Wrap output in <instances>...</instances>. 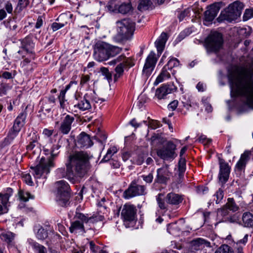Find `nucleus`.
<instances>
[{"instance_id":"nucleus-1","label":"nucleus","mask_w":253,"mask_h":253,"mask_svg":"<svg viewBox=\"0 0 253 253\" xmlns=\"http://www.w3.org/2000/svg\"><path fill=\"white\" fill-rule=\"evenodd\" d=\"M232 97L242 96L245 103L253 109V57L245 65L236 66L228 75Z\"/></svg>"},{"instance_id":"nucleus-2","label":"nucleus","mask_w":253,"mask_h":253,"mask_svg":"<svg viewBox=\"0 0 253 253\" xmlns=\"http://www.w3.org/2000/svg\"><path fill=\"white\" fill-rule=\"evenodd\" d=\"M89 156L86 152H77L69 155L64 168H58L56 173L62 177H66L74 182L78 178L83 177L89 169Z\"/></svg>"},{"instance_id":"nucleus-3","label":"nucleus","mask_w":253,"mask_h":253,"mask_svg":"<svg viewBox=\"0 0 253 253\" xmlns=\"http://www.w3.org/2000/svg\"><path fill=\"white\" fill-rule=\"evenodd\" d=\"M60 146L58 144L54 145L51 150V156L48 159L42 158L39 163L35 167H31L32 173L36 178H40L42 175L45 173L47 174L50 171V169L54 166L53 161L59 153Z\"/></svg>"},{"instance_id":"nucleus-4","label":"nucleus","mask_w":253,"mask_h":253,"mask_svg":"<svg viewBox=\"0 0 253 253\" xmlns=\"http://www.w3.org/2000/svg\"><path fill=\"white\" fill-rule=\"evenodd\" d=\"M243 8V3L235 1L230 4L224 10L221 11L217 20L219 22L225 20L231 22L240 16Z\"/></svg>"},{"instance_id":"nucleus-5","label":"nucleus","mask_w":253,"mask_h":253,"mask_svg":"<svg viewBox=\"0 0 253 253\" xmlns=\"http://www.w3.org/2000/svg\"><path fill=\"white\" fill-rule=\"evenodd\" d=\"M117 34L119 41L128 40L132 37L134 30V23L130 20L124 19L117 22Z\"/></svg>"},{"instance_id":"nucleus-6","label":"nucleus","mask_w":253,"mask_h":253,"mask_svg":"<svg viewBox=\"0 0 253 253\" xmlns=\"http://www.w3.org/2000/svg\"><path fill=\"white\" fill-rule=\"evenodd\" d=\"M57 189L56 200L62 207H66L69 204L70 188L68 183L64 180H60L55 183Z\"/></svg>"},{"instance_id":"nucleus-7","label":"nucleus","mask_w":253,"mask_h":253,"mask_svg":"<svg viewBox=\"0 0 253 253\" xmlns=\"http://www.w3.org/2000/svg\"><path fill=\"white\" fill-rule=\"evenodd\" d=\"M94 90H89L84 95L83 98L78 103L74 105L75 107H77L82 111L89 110L91 107V102H95L96 103L105 101V99L97 98Z\"/></svg>"},{"instance_id":"nucleus-8","label":"nucleus","mask_w":253,"mask_h":253,"mask_svg":"<svg viewBox=\"0 0 253 253\" xmlns=\"http://www.w3.org/2000/svg\"><path fill=\"white\" fill-rule=\"evenodd\" d=\"M223 42L222 35L217 32H211L206 40L205 44L209 52H216L222 47Z\"/></svg>"},{"instance_id":"nucleus-9","label":"nucleus","mask_w":253,"mask_h":253,"mask_svg":"<svg viewBox=\"0 0 253 253\" xmlns=\"http://www.w3.org/2000/svg\"><path fill=\"white\" fill-rule=\"evenodd\" d=\"M109 44L102 41L96 42L93 47L94 58L98 62L108 59V49Z\"/></svg>"},{"instance_id":"nucleus-10","label":"nucleus","mask_w":253,"mask_h":253,"mask_svg":"<svg viewBox=\"0 0 253 253\" xmlns=\"http://www.w3.org/2000/svg\"><path fill=\"white\" fill-rule=\"evenodd\" d=\"M146 193V188L144 185H139L135 181H133L124 192L123 197L125 199H129L135 196L144 195Z\"/></svg>"},{"instance_id":"nucleus-11","label":"nucleus","mask_w":253,"mask_h":253,"mask_svg":"<svg viewBox=\"0 0 253 253\" xmlns=\"http://www.w3.org/2000/svg\"><path fill=\"white\" fill-rule=\"evenodd\" d=\"M176 145L171 141H169L166 146L157 150V155L164 160L173 159L176 156L175 150Z\"/></svg>"},{"instance_id":"nucleus-12","label":"nucleus","mask_w":253,"mask_h":253,"mask_svg":"<svg viewBox=\"0 0 253 253\" xmlns=\"http://www.w3.org/2000/svg\"><path fill=\"white\" fill-rule=\"evenodd\" d=\"M171 174L169 166L165 164L157 169L155 182L160 184H166L170 179Z\"/></svg>"},{"instance_id":"nucleus-13","label":"nucleus","mask_w":253,"mask_h":253,"mask_svg":"<svg viewBox=\"0 0 253 253\" xmlns=\"http://www.w3.org/2000/svg\"><path fill=\"white\" fill-rule=\"evenodd\" d=\"M136 209L135 206L129 204L124 205L121 216L125 222H131L135 220L136 213Z\"/></svg>"},{"instance_id":"nucleus-14","label":"nucleus","mask_w":253,"mask_h":253,"mask_svg":"<svg viewBox=\"0 0 253 253\" xmlns=\"http://www.w3.org/2000/svg\"><path fill=\"white\" fill-rule=\"evenodd\" d=\"M157 59L158 58L155 52L151 51L146 59L142 71L144 75L147 77L151 75L155 68Z\"/></svg>"},{"instance_id":"nucleus-15","label":"nucleus","mask_w":253,"mask_h":253,"mask_svg":"<svg viewBox=\"0 0 253 253\" xmlns=\"http://www.w3.org/2000/svg\"><path fill=\"white\" fill-rule=\"evenodd\" d=\"M219 180L222 184L226 183L228 180L230 172L229 165L223 159L219 160Z\"/></svg>"},{"instance_id":"nucleus-16","label":"nucleus","mask_w":253,"mask_h":253,"mask_svg":"<svg viewBox=\"0 0 253 253\" xmlns=\"http://www.w3.org/2000/svg\"><path fill=\"white\" fill-rule=\"evenodd\" d=\"M177 87L173 84H164L156 90L155 95L159 99L165 98L169 94L176 91Z\"/></svg>"},{"instance_id":"nucleus-17","label":"nucleus","mask_w":253,"mask_h":253,"mask_svg":"<svg viewBox=\"0 0 253 253\" xmlns=\"http://www.w3.org/2000/svg\"><path fill=\"white\" fill-rule=\"evenodd\" d=\"M220 9V7L217 4H213L208 7L205 12V20L206 22L210 23L216 16Z\"/></svg>"},{"instance_id":"nucleus-18","label":"nucleus","mask_w":253,"mask_h":253,"mask_svg":"<svg viewBox=\"0 0 253 253\" xmlns=\"http://www.w3.org/2000/svg\"><path fill=\"white\" fill-rule=\"evenodd\" d=\"M26 117V112H23L21 113L16 119L12 129L10 132L12 133H15V135H17L18 132L25 124Z\"/></svg>"},{"instance_id":"nucleus-19","label":"nucleus","mask_w":253,"mask_h":253,"mask_svg":"<svg viewBox=\"0 0 253 253\" xmlns=\"http://www.w3.org/2000/svg\"><path fill=\"white\" fill-rule=\"evenodd\" d=\"M75 119L70 115H67L61 122L59 128V131L64 134L69 133L71 129V125Z\"/></svg>"},{"instance_id":"nucleus-20","label":"nucleus","mask_w":253,"mask_h":253,"mask_svg":"<svg viewBox=\"0 0 253 253\" xmlns=\"http://www.w3.org/2000/svg\"><path fill=\"white\" fill-rule=\"evenodd\" d=\"M112 62L113 64L120 63L119 64H122V66L125 68H129L134 65L133 59L131 57H126L124 54L120 55Z\"/></svg>"},{"instance_id":"nucleus-21","label":"nucleus","mask_w":253,"mask_h":253,"mask_svg":"<svg viewBox=\"0 0 253 253\" xmlns=\"http://www.w3.org/2000/svg\"><path fill=\"white\" fill-rule=\"evenodd\" d=\"M55 98L54 96L51 95L45 97L41 101L42 104L41 109L42 111H45L49 112L51 108L55 105Z\"/></svg>"},{"instance_id":"nucleus-22","label":"nucleus","mask_w":253,"mask_h":253,"mask_svg":"<svg viewBox=\"0 0 253 253\" xmlns=\"http://www.w3.org/2000/svg\"><path fill=\"white\" fill-rule=\"evenodd\" d=\"M168 39V37L167 33L163 32L155 42V43L157 49L158 54H161L164 50Z\"/></svg>"},{"instance_id":"nucleus-23","label":"nucleus","mask_w":253,"mask_h":253,"mask_svg":"<svg viewBox=\"0 0 253 253\" xmlns=\"http://www.w3.org/2000/svg\"><path fill=\"white\" fill-rule=\"evenodd\" d=\"M251 153L250 151H245L241 156V157L236 164V168L239 170L244 169L247 162L250 160Z\"/></svg>"},{"instance_id":"nucleus-24","label":"nucleus","mask_w":253,"mask_h":253,"mask_svg":"<svg viewBox=\"0 0 253 253\" xmlns=\"http://www.w3.org/2000/svg\"><path fill=\"white\" fill-rule=\"evenodd\" d=\"M75 217L78 219L84 221L85 223H94L98 221H102L104 219V217L102 215L92 216L88 217L81 213H77Z\"/></svg>"},{"instance_id":"nucleus-25","label":"nucleus","mask_w":253,"mask_h":253,"mask_svg":"<svg viewBox=\"0 0 253 253\" xmlns=\"http://www.w3.org/2000/svg\"><path fill=\"white\" fill-rule=\"evenodd\" d=\"M78 143L81 147L88 148L93 143L89 136L84 132H82L78 138Z\"/></svg>"},{"instance_id":"nucleus-26","label":"nucleus","mask_w":253,"mask_h":253,"mask_svg":"<svg viewBox=\"0 0 253 253\" xmlns=\"http://www.w3.org/2000/svg\"><path fill=\"white\" fill-rule=\"evenodd\" d=\"M75 217L77 220L72 222L71 226L69 228L70 231L71 233L79 231L82 233H84L85 232V230L84 226V223H85V222L77 219L75 216Z\"/></svg>"},{"instance_id":"nucleus-27","label":"nucleus","mask_w":253,"mask_h":253,"mask_svg":"<svg viewBox=\"0 0 253 253\" xmlns=\"http://www.w3.org/2000/svg\"><path fill=\"white\" fill-rule=\"evenodd\" d=\"M165 200L167 204L176 205L182 201V198L178 194L169 193L167 195Z\"/></svg>"},{"instance_id":"nucleus-28","label":"nucleus","mask_w":253,"mask_h":253,"mask_svg":"<svg viewBox=\"0 0 253 253\" xmlns=\"http://www.w3.org/2000/svg\"><path fill=\"white\" fill-rule=\"evenodd\" d=\"M242 221L245 227H253V214L250 212L243 213Z\"/></svg>"},{"instance_id":"nucleus-29","label":"nucleus","mask_w":253,"mask_h":253,"mask_svg":"<svg viewBox=\"0 0 253 253\" xmlns=\"http://www.w3.org/2000/svg\"><path fill=\"white\" fill-rule=\"evenodd\" d=\"M192 245L195 250L202 249L205 247H209L211 246V244L209 242L201 238H198L193 240L192 241Z\"/></svg>"},{"instance_id":"nucleus-30","label":"nucleus","mask_w":253,"mask_h":253,"mask_svg":"<svg viewBox=\"0 0 253 253\" xmlns=\"http://www.w3.org/2000/svg\"><path fill=\"white\" fill-rule=\"evenodd\" d=\"M30 140L31 141L30 144L27 146V150L28 151L32 150L34 148H39V143L38 142V137L35 132L31 133L29 135Z\"/></svg>"},{"instance_id":"nucleus-31","label":"nucleus","mask_w":253,"mask_h":253,"mask_svg":"<svg viewBox=\"0 0 253 253\" xmlns=\"http://www.w3.org/2000/svg\"><path fill=\"white\" fill-rule=\"evenodd\" d=\"M34 250L35 253H47L46 248L38 243L34 242L29 243Z\"/></svg>"},{"instance_id":"nucleus-32","label":"nucleus","mask_w":253,"mask_h":253,"mask_svg":"<svg viewBox=\"0 0 253 253\" xmlns=\"http://www.w3.org/2000/svg\"><path fill=\"white\" fill-rule=\"evenodd\" d=\"M170 77V74L167 71L166 66H165L160 74L157 78L154 84H157L163 82L164 79H169Z\"/></svg>"},{"instance_id":"nucleus-33","label":"nucleus","mask_w":253,"mask_h":253,"mask_svg":"<svg viewBox=\"0 0 253 253\" xmlns=\"http://www.w3.org/2000/svg\"><path fill=\"white\" fill-rule=\"evenodd\" d=\"M16 136L15 133H12L9 131L7 136L2 142L0 143V150L9 145Z\"/></svg>"},{"instance_id":"nucleus-34","label":"nucleus","mask_w":253,"mask_h":253,"mask_svg":"<svg viewBox=\"0 0 253 253\" xmlns=\"http://www.w3.org/2000/svg\"><path fill=\"white\" fill-rule=\"evenodd\" d=\"M152 2L150 0H140L138 5L139 10L143 11L148 10L151 6Z\"/></svg>"},{"instance_id":"nucleus-35","label":"nucleus","mask_w":253,"mask_h":253,"mask_svg":"<svg viewBox=\"0 0 253 253\" xmlns=\"http://www.w3.org/2000/svg\"><path fill=\"white\" fill-rule=\"evenodd\" d=\"M164 195L162 193L159 194L157 196V202L158 204L159 207L161 210H166L168 208V204L165 200V199H163Z\"/></svg>"},{"instance_id":"nucleus-36","label":"nucleus","mask_w":253,"mask_h":253,"mask_svg":"<svg viewBox=\"0 0 253 253\" xmlns=\"http://www.w3.org/2000/svg\"><path fill=\"white\" fill-rule=\"evenodd\" d=\"M122 51V48L116 46H113L109 44L108 49V59L111 57L116 56L117 54L120 53Z\"/></svg>"},{"instance_id":"nucleus-37","label":"nucleus","mask_w":253,"mask_h":253,"mask_svg":"<svg viewBox=\"0 0 253 253\" xmlns=\"http://www.w3.org/2000/svg\"><path fill=\"white\" fill-rule=\"evenodd\" d=\"M131 9V5L130 3H123L121 4L118 8V11L123 14H125Z\"/></svg>"},{"instance_id":"nucleus-38","label":"nucleus","mask_w":253,"mask_h":253,"mask_svg":"<svg viewBox=\"0 0 253 253\" xmlns=\"http://www.w3.org/2000/svg\"><path fill=\"white\" fill-rule=\"evenodd\" d=\"M0 237L5 242L9 244L13 240L14 235L10 232H3L0 234Z\"/></svg>"},{"instance_id":"nucleus-39","label":"nucleus","mask_w":253,"mask_h":253,"mask_svg":"<svg viewBox=\"0 0 253 253\" xmlns=\"http://www.w3.org/2000/svg\"><path fill=\"white\" fill-rule=\"evenodd\" d=\"M19 196L21 200L24 202H27L29 199H34V196L32 195L29 192L20 190L19 192Z\"/></svg>"},{"instance_id":"nucleus-40","label":"nucleus","mask_w":253,"mask_h":253,"mask_svg":"<svg viewBox=\"0 0 253 253\" xmlns=\"http://www.w3.org/2000/svg\"><path fill=\"white\" fill-rule=\"evenodd\" d=\"M48 236V233L47 230H45L42 227H40L37 232L36 237L37 238L41 240H44Z\"/></svg>"},{"instance_id":"nucleus-41","label":"nucleus","mask_w":253,"mask_h":253,"mask_svg":"<svg viewBox=\"0 0 253 253\" xmlns=\"http://www.w3.org/2000/svg\"><path fill=\"white\" fill-rule=\"evenodd\" d=\"M225 206L229 211H236L238 210V207L235 204L233 198H228L227 203Z\"/></svg>"},{"instance_id":"nucleus-42","label":"nucleus","mask_w":253,"mask_h":253,"mask_svg":"<svg viewBox=\"0 0 253 253\" xmlns=\"http://www.w3.org/2000/svg\"><path fill=\"white\" fill-rule=\"evenodd\" d=\"M248 234H246L245 235L244 237L243 238V239L242 240H240L239 241H238L237 242V247H236V248H237V250H236V253H244L243 252V247L239 246V244H243L244 245H245L246 244V243L248 241Z\"/></svg>"},{"instance_id":"nucleus-43","label":"nucleus","mask_w":253,"mask_h":253,"mask_svg":"<svg viewBox=\"0 0 253 253\" xmlns=\"http://www.w3.org/2000/svg\"><path fill=\"white\" fill-rule=\"evenodd\" d=\"M214 253H234V252L229 246L223 245L218 248Z\"/></svg>"},{"instance_id":"nucleus-44","label":"nucleus","mask_w":253,"mask_h":253,"mask_svg":"<svg viewBox=\"0 0 253 253\" xmlns=\"http://www.w3.org/2000/svg\"><path fill=\"white\" fill-rule=\"evenodd\" d=\"M4 23L5 24L6 27L9 30L15 31L17 27L16 22L14 19H10L6 22L4 21Z\"/></svg>"},{"instance_id":"nucleus-45","label":"nucleus","mask_w":253,"mask_h":253,"mask_svg":"<svg viewBox=\"0 0 253 253\" xmlns=\"http://www.w3.org/2000/svg\"><path fill=\"white\" fill-rule=\"evenodd\" d=\"M124 68H125L122 66V64H118L116 66L115 68L116 73L114 75V79L115 81L123 75L124 72Z\"/></svg>"},{"instance_id":"nucleus-46","label":"nucleus","mask_w":253,"mask_h":253,"mask_svg":"<svg viewBox=\"0 0 253 253\" xmlns=\"http://www.w3.org/2000/svg\"><path fill=\"white\" fill-rule=\"evenodd\" d=\"M179 65V61L176 58H172L169 61L166 66L169 69H172L174 67H177Z\"/></svg>"},{"instance_id":"nucleus-47","label":"nucleus","mask_w":253,"mask_h":253,"mask_svg":"<svg viewBox=\"0 0 253 253\" xmlns=\"http://www.w3.org/2000/svg\"><path fill=\"white\" fill-rule=\"evenodd\" d=\"M29 0H19L15 10L20 12L22 9L25 8L29 4Z\"/></svg>"},{"instance_id":"nucleus-48","label":"nucleus","mask_w":253,"mask_h":253,"mask_svg":"<svg viewBox=\"0 0 253 253\" xmlns=\"http://www.w3.org/2000/svg\"><path fill=\"white\" fill-rule=\"evenodd\" d=\"M13 192L12 189L10 188H7L6 190V193L4 194V195H2L1 194V196L0 198L1 199V201L3 202V201L6 202V204L7 203L9 200V198L11 195L12 193Z\"/></svg>"},{"instance_id":"nucleus-49","label":"nucleus","mask_w":253,"mask_h":253,"mask_svg":"<svg viewBox=\"0 0 253 253\" xmlns=\"http://www.w3.org/2000/svg\"><path fill=\"white\" fill-rule=\"evenodd\" d=\"M143 123L146 124L149 128H151L152 129H155L160 126V123L157 121L150 120L148 124H147V122L145 121H143Z\"/></svg>"},{"instance_id":"nucleus-50","label":"nucleus","mask_w":253,"mask_h":253,"mask_svg":"<svg viewBox=\"0 0 253 253\" xmlns=\"http://www.w3.org/2000/svg\"><path fill=\"white\" fill-rule=\"evenodd\" d=\"M1 196V194L0 193V198ZM8 211V209L6 206V202H2L1 201L0 198V215H2Z\"/></svg>"},{"instance_id":"nucleus-51","label":"nucleus","mask_w":253,"mask_h":253,"mask_svg":"<svg viewBox=\"0 0 253 253\" xmlns=\"http://www.w3.org/2000/svg\"><path fill=\"white\" fill-rule=\"evenodd\" d=\"M22 177L23 181L26 183L30 186H32L33 185V182L32 180L31 176L29 173L23 174Z\"/></svg>"},{"instance_id":"nucleus-52","label":"nucleus","mask_w":253,"mask_h":253,"mask_svg":"<svg viewBox=\"0 0 253 253\" xmlns=\"http://www.w3.org/2000/svg\"><path fill=\"white\" fill-rule=\"evenodd\" d=\"M89 249L92 253H98L101 248L99 246H97L93 241L89 242Z\"/></svg>"},{"instance_id":"nucleus-53","label":"nucleus","mask_w":253,"mask_h":253,"mask_svg":"<svg viewBox=\"0 0 253 253\" xmlns=\"http://www.w3.org/2000/svg\"><path fill=\"white\" fill-rule=\"evenodd\" d=\"M253 17V9H248L246 10V11L244 14L243 20L244 21H247Z\"/></svg>"},{"instance_id":"nucleus-54","label":"nucleus","mask_w":253,"mask_h":253,"mask_svg":"<svg viewBox=\"0 0 253 253\" xmlns=\"http://www.w3.org/2000/svg\"><path fill=\"white\" fill-rule=\"evenodd\" d=\"M214 196L216 197V203H219L223 198V191L221 189H219Z\"/></svg>"},{"instance_id":"nucleus-55","label":"nucleus","mask_w":253,"mask_h":253,"mask_svg":"<svg viewBox=\"0 0 253 253\" xmlns=\"http://www.w3.org/2000/svg\"><path fill=\"white\" fill-rule=\"evenodd\" d=\"M100 71L102 74L105 76L106 79H107L109 81L112 80V75L109 72L107 68L102 67L101 68Z\"/></svg>"},{"instance_id":"nucleus-56","label":"nucleus","mask_w":253,"mask_h":253,"mask_svg":"<svg viewBox=\"0 0 253 253\" xmlns=\"http://www.w3.org/2000/svg\"><path fill=\"white\" fill-rule=\"evenodd\" d=\"M185 160L184 158H181L178 163V170L185 172Z\"/></svg>"},{"instance_id":"nucleus-57","label":"nucleus","mask_w":253,"mask_h":253,"mask_svg":"<svg viewBox=\"0 0 253 253\" xmlns=\"http://www.w3.org/2000/svg\"><path fill=\"white\" fill-rule=\"evenodd\" d=\"M8 86L6 84H1L0 87V96L6 94Z\"/></svg>"},{"instance_id":"nucleus-58","label":"nucleus","mask_w":253,"mask_h":253,"mask_svg":"<svg viewBox=\"0 0 253 253\" xmlns=\"http://www.w3.org/2000/svg\"><path fill=\"white\" fill-rule=\"evenodd\" d=\"M228 209L226 208V206H224L222 208L218 209L217 213L221 216H226L228 214Z\"/></svg>"},{"instance_id":"nucleus-59","label":"nucleus","mask_w":253,"mask_h":253,"mask_svg":"<svg viewBox=\"0 0 253 253\" xmlns=\"http://www.w3.org/2000/svg\"><path fill=\"white\" fill-rule=\"evenodd\" d=\"M199 141L204 145L208 144L211 142V139L207 138L205 135H202L199 138Z\"/></svg>"},{"instance_id":"nucleus-60","label":"nucleus","mask_w":253,"mask_h":253,"mask_svg":"<svg viewBox=\"0 0 253 253\" xmlns=\"http://www.w3.org/2000/svg\"><path fill=\"white\" fill-rule=\"evenodd\" d=\"M90 80V77L88 75H82L80 81V85L81 86H83L84 84H86Z\"/></svg>"},{"instance_id":"nucleus-61","label":"nucleus","mask_w":253,"mask_h":253,"mask_svg":"<svg viewBox=\"0 0 253 253\" xmlns=\"http://www.w3.org/2000/svg\"><path fill=\"white\" fill-rule=\"evenodd\" d=\"M65 26V24L54 22L52 24L51 28L53 31H56Z\"/></svg>"},{"instance_id":"nucleus-62","label":"nucleus","mask_w":253,"mask_h":253,"mask_svg":"<svg viewBox=\"0 0 253 253\" xmlns=\"http://www.w3.org/2000/svg\"><path fill=\"white\" fill-rule=\"evenodd\" d=\"M142 177L143 179L147 183H151L153 179V175L152 173H150L147 175H142Z\"/></svg>"},{"instance_id":"nucleus-63","label":"nucleus","mask_w":253,"mask_h":253,"mask_svg":"<svg viewBox=\"0 0 253 253\" xmlns=\"http://www.w3.org/2000/svg\"><path fill=\"white\" fill-rule=\"evenodd\" d=\"M189 13V10L188 9H185L181 11L178 15V18L179 20H182L185 16L188 15Z\"/></svg>"},{"instance_id":"nucleus-64","label":"nucleus","mask_w":253,"mask_h":253,"mask_svg":"<svg viewBox=\"0 0 253 253\" xmlns=\"http://www.w3.org/2000/svg\"><path fill=\"white\" fill-rule=\"evenodd\" d=\"M107 7L108 9L110 11H114L117 9V8H116V4L113 1H110L108 3Z\"/></svg>"}]
</instances>
